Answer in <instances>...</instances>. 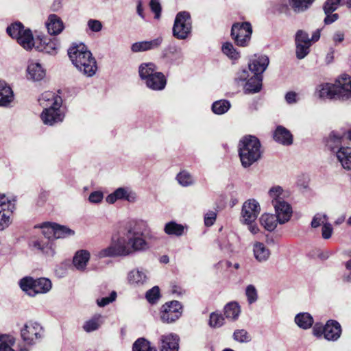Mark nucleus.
<instances>
[{"mask_svg": "<svg viewBox=\"0 0 351 351\" xmlns=\"http://www.w3.org/2000/svg\"><path fill=\"white\" fill-rule=\"evenodd\" d=\"M117 297V292L115 291H112L110 293L109 296L103 297L100 299L97 300V304L100 307H104L109 304L115 301Z\"/></svg>", "mask_w": 351, "mask_h": 351, "instance_id": "13d9d810", "label": "nucleus"}, {"mask_svg": "<svg viewBox=\"0 0 351 351\" xmlns=\"http://www.w3.org/2000/svg\"><path fill=\"white\" fill-rule=\"evenodd\" d=\"M16 40L18 43L27 51L31 50L34 47H36V43L29 29L24 30Z\"/></svg>", "mask_w": 351, "mask_h": 351, "instance_id": "f704fd0d", "label": "nucleus"}, {"mask_svg": "<svg viewBox=\"0 0 351 351\" xmlns=\"http://www.w3.org/2000/svg\"><path fill=\"white\" fill-rule=\"evenodd\" d=\"M233 339L239 343H247L251 341V336L245 329L235 330L232 335Z\"/></svg>", "mask_w": 351, "mask_h": 351, "instance_id": "603ef678", "label": "nucleus"}, {"mask_svg": "<svg viewBox=\"0 0 351 351\" xmlns=\"http://www.w3.org/2000/svg\"><path fill=\"white\" fill-rule=\"evenodd\" d=\"M25 30L21 22H16L8 26L6 29L7 33L13 38H17L22 32Z\"/></svg>", "mask_w": 351, "mask_h": 351, "instance_id": "8fccbe9b", "label": "nucleus"}, {"mask_svg": "<svg viewBox=\"0 0 351 351\" xmlns=\"http://www.w3.org/2000/svg\"><path fill=\"white\" fill-rule=\"evenodd\" d=\"M326 147L337 156L338 152H340V151L343 150V148L347 147L345 142V136L335 132H331L327 139Z\"/></svg>", "mask_w": 351, "mask_h": 351, "instance_id": "aec40b11", "label": "nucleus"}, {"mask_svg": "<svg viewBox=\"0 0 351 351\" xmlns=\"http://www.w3.org/2000/svg\"><path fill=\"white\" fill-rule=\"evenodd\" d=\"M13 99L12 88L5 82L0 80V106H8Z\"/></svg>", "mask_w": 351, "mask_h": 351, "instance_id": "473e14b6", "label": "nucleus"}, {"mask_svg": "<svg viewBox=\"0 0 351 351\" xmlns=\"http://www.w3.org/2000/svg\"><path fill=\"white\" fill-rule=\"evenodd\" d=\"M261 211L259 203L254 199L245 201L242 206L241 220L244 223L255 222Z\"/></svg>", "mask_w": 351, "mask_h": 351, "instance_id": "f8f14e48", "label": "nucleus"}, {"mask_svg": "<svg viewBox=\"0 0 351 351\" xmlns=\"http://www.w3.org/2000/svg\"><path fill=\"white\" fill-rule=\"evenodd\" d=\"M295 322L300 328L307 329L313 325V319L308 313H300L295 316Z\"/></svg>", "mask_w": 351, "mask_h": 351, "instance_id": "a18cd8bd", "label": "nucleus"}, {"mask_svg": "<svg viewBox=\"0 0 351 351\" xmlns=\"http://www.w3.org/2000/svg\"><path fill=\"white\" fill-rule=\"evenodd\" d=\"M136 193L129 187H119L106 197L108 204H114L118 200H125L130 203L136 201Z\"/></svg>", "mask_w": 351, "mask_h": 351, "instance_id": "2eb2a0df", "label": "nucleus"}, {"mask_svg": "<svg viewBox=\"0 0 351 351\" xmlns=\"http://www.w3.org/2000/svg\"><path fill=\"white\" fill-rule=\"evenodd\" d=\"M252 32L250 22H237L232 25L230 36L237 46L247 47L250 45Z\"/></svg>", "mask_w": 351, "mask_h": 351, "instance_id": "39448f33", "label": "nucleus"}, {"mask_svg": "<svg viewBox=\"0 0 351 351\" xmlns=\"http://www.w3.org/2000/svg\"><path fill=\"white\" fill-rule=\"evenodd\" d=\"M182 313V306L178 301H171L161 307L160 319L165 323H172L178 319Z\"/></svg>", "mask_w": 351, "mask_h": 351, "instance_id": "9d476101", "label": "nucleus"}, {"mask_svg": "<svg viewBox=\"0 0 351 351\" xmlns=\"http://www.w3.org/2000/svg\"><path fill=\"white\" fill-rule=\"evenodd\" d=\"M133 351H156L151 347L150 343L144 338L138 339L133 344Z\"/></svg>", "mask_w": 351, "mask_h": 351, "instance_id": "09e8293b", "label": "nucleus"}, {"mask_svg": "<svg viewBox=\"0 0 351 351\" xmlns=\"http://www.w3.org/2000/svg\"><path fill=\"white\" fill-rule=\"evenodd\" d=\"M275 210V215L278 219L279 224H284L288 222L293 213L291 205L286 201L274 202L273 205Z\"/></svg>", "mask_w": 351, "mask_h": 351, "instance_id": "f3484780", "label": "nucleus"}, {"mask_svg": "<svg viewBox=\"0 0 351 351\" xmlns=\"http://www.w3.org/2000/svg\"><path fill=\"white\" fill-rule=\"evenodd\" d=\"M274 138L276 141L285 145H289L293 143V136L291 132L280 125L276 128L274 134Z\"/></svg>", "mask_w": 351, "mask_h": 351, "instance_id": "2f4dec72", "label": "nucleus"}, {"mask_svg": "<svg viewBox=\"0 0 351 351\" xmlns=\"http://www.w3.org/2000/svg\"><path fill=\"white\" fill-rule=\"evenodd\" d=\"M268 195L271 199L272 205L274 202H282L285 197V193L282 188L280 186H274L268 191Z\"/></svg>", "mask_w": 351, "mask_h": 351, "instance_id": "49530a36", "label": "nucleus"}, {"mask_svg": "<svg viewBox=\"0 0 351 351\" xmlns=\"http://www.w3.org/2000/svg\"><path fill=\"white\" fill-rule=\"evenodd\" d=\"M15 338L9 335H0V351H16L14 349ZM19 351H28L26 348H21Z\"/></svg>", "mask_w": 351, "mask_h": 351, "instance_id": "ea45409f", "label": "nucleus"}, {"mask_svg": "<svg viewBox=\"0 0 351 351\" xmlns=\"http://www.w3.org/2000/svg\"><path fill=\"white\" fill-rule=\"evenodd\" d=\"M261 225L268 231H273L277 227L278 219L275 215L265 213L260 219Z\"/></svg>", "mask_w": 351, "mask_h": 351, "instance_id": "37998d69", "label": "nucleus"}, {"mask_svg": "<svg viewBox=\"0 0 351 351\" xmlns=\"http://www.w3.org/2000/svg\"><path fill=\"white\" fill-rule=\"evenodd\" d=\"M269 60L265 55L259 56H255L249 62L248 67L251 73L256 75H261L266 70Z\"/></svg>", "mask_w": 351, "mask_h": 351, "instance_id": "412c9836", "label": "nucleus"}, {"mask_svg": "<svg viewBox=\"0 0 351 351\" xmlns=\"http://www.w3.org/2000/svg\"><path fill=\"white\" fill-rule=\"evenodd\" d=\"M340 2L341 0H326L324 5V13H332L337 9Z\"/></svg>", "mask_w": 351, "mask_h": 351, "instance_id": "bf43d9fd", "label": "nucleus"}, {"mask_svg": "<svg viewBox=\"0 0 351 351\" xmlns=\"http://www.w3.org/2000/svg\"><path fill=\"white\" fill-rule=\"evenodd\" d=\"M149 6L152 11L155 14V18L159 19L161 12V5L159 0H150Z\"/></svg>", "mask_w": 351, "mask_h": 351, "instance_id": "e2e57ef3", "label": "nucleus"}, {"mask_svg": "<svg viewBox=\"0 0 351 351\" xmlns=\"http://www.w3.org/2000/svg\"><path fill=\"white\" fill-rule=\"evenodd\" d=\"M148 223L144 220H136L129 224L126 228L125 237L128 239L131 254L144 252L150 249V245L145 235L149 232Z\"/></svg>", "mask_w": 351, "mask_h": 351, "instance_id": "f03ea898", "label": "nucleus"}, {"mask_svg": "<svg viewBox=\"0 0 351 351\" xmlns=\"http://www.w3.org/2000/svg\"><path fill=\"white\" fill-rule=\"evenodd\" d=\"M47 31L51 35H58L64 29V25L61 19L56 14H50L46 22Z\"/></svg>", "mask_w": 351, "mask_h": 351, "instance_id": "c85d7f7f", "label": "nucleus"}, {"mask_svg": "<svg viewBox=\"0 0 351 351\" xmlns=\"http://www.w3.org/2000/svg\"><path fill=\"white\" fill-rule=\"evenodd\" d=\"M295 46L296 57L301 60L304 58L309 53L311 45L304 43H295Z\"/></svg>", "mask_w": 351, "mask_h": 351, "instance_id": "864d4df0", "label": "nucleus"}, {"mask_svg": "<svg viewBox=\"0 0 351 351\" xmlns=\"http://www.w3.org/2000/svg\"><path fill=\"white\" fill-rule=\"evenodd\" d=\"M333 229L332 225L327 221L322 226V236L324 239H328L331 237Z\"/></svg>", "mask_w": 351, "mask_h": 351, "instance_id": "69168bd1", "label": "nucleus"}, {"mask_svg": "<svg viewBox=\"0 0 351 351\" xmlns=\"http://www.w3.org/2000/svg\"><path fill=\"white\" fill-rule=\"evenodd\" d=\"M90 258V254L88 250H77L73 256V265L77 270L84 271L86 269Z\"/></svg>", "mask_w": 351, "mask_h": 351, "instance_id": "a878e982", "label": "nucleus"}, {"mask_svg": "<svg viewBox=\"0 0 351 351\" xmlns=\"http://www.w3.org/2000/svg\"><path fill=\"white\" fill-rule=\"evenodd\" d=\"M147 88L153 90H162L167 84V79L162 72L156 73L144 81Z\"/></svg>", "mask_w": 351, "mask_h": 351, "instance_id": "393cba45", "label": "nucleus"}, {"mask_svg": "<svg viewBox=\"0 0 351 351\" xmlns=\"http://www.w3.org/2000/svg\"><path fill=\"white\" fill-rule=\"evenodd\" d=\"M221 50L222 53L227 56L234 64L241 58L239 51L230 42L223 43Z\"/></svg>", "mask_w": 351, "mask_h": 351, "instance_id": "e433bc0d", "label": "nucleus"}, {"mask_svg": "<svg viewBox=\"0 0 351 351\" xmlns=\"http://www.w3.org/2000/svg\"><path fill=\"white\" fill-rule=\"evenodd\" d=\"M14 209V200L0 194V230H3L10 225V216Z\"/></svg>", "mask_w": 351, "mask_h": 351, "instance_id": "9b49d317", "label": "nucleus"}, {"mask_svg": "<svg viewBox=\"0 0 351 351\" xmlns=\"http://www.w3.org/2000/svg\"><path fill=\"white\" fill-rule=\"evenodd\" d=\"M223 312L226 318L237 320L241 313V308L237 302H231L225 306Z\"/></svg>", "mask_w": 351, "mask_h": 351, "instance_id": "a19ab883", "label": "nucleus"}, {"mask_svg": "<svg viewBox=\"0 0 351 351\" xmlns=\"http://www.w3.org/2000/svg\"><path fill=\"white\" fill-rule=\"evenodd\" d=\"M166 56L171 59L173 62L179 64L184 60V54L181 47L176 45H169L165 49Z\"/></svg>", "mask_w": 351, "mask_h": 351, "instance_id": "58836bf2", "label": "nucleus"}, {"mask_svg": "<svg viewBox=\"0 0 351 351\" xmlns=\"http://www.w3.org/2000/svg\"><path fill=\"white\" fill-rule=\"evenodd\" d=\"M163 42L162 36H158L151 40L136 42L131 46L132 52L138 53L158 49Z\"/></svg>", "mask_w": 351, "mask_h": 351, "instance_id": "6ab92c4d", "label": "nucleus"}, {"mask_svg": "<svg viewBox=\"0 0 351 351\" xmlns=\"http://www.w3.org/2000/svg\"><path fill=\"white\" fill-rule=\"evenodd\" d=\"M103 323L102 316L101 315H95L88 320L86 321L83 325V329L86 332H91L99 328Z\"/></svg>", "mask_w": 351, "mask_h": 351, "instance_id": "c03bdc74", "label": "nucleus"}, {"mask_svg": "<svg viewBox=\"0 0 351 351\" xmlns=\"http://www.w3.org/2000/svg\"><path fill=\"white\" fill-rule=\"evenodd\" d=\"M186 230V226L178 223L174 221L167 222L164 227V232L169 236L181 237L184 234Z\"/></svg>", "mask_w": 351, "mask_h": 351, "instance_id": "c9c22d12", "label": "nucleus"}, {"mask_svg": "<svg viewBox=\"0 0 351 351\" xmlns=\"http://www.w3.org/2000/svg\"><path fill=\"white\" fill-rule=\"evenodd\" d=\"M253 253L256 260L260 263L267 261L271 254L269 249L261 242H255L253 244Z\"/></svg>", "mask_w": 351, "mask_h": 351, "instance_id": "7c9ffc66", "label": "nucleus"}, {"mask_svg": "<svg viewBox=\"0 0 351 351\" xmlns=\"http://www.w3.org/2000/svg\"><path fill=\"white\" fill-rule=\"evenodd\" d=\"M39 45H36L38 51H43L51 55H56L58 51V42L56 39H49L45 37L38 38Z\"/></svg>", "mask_w": 351, "mask_h": 351, "instance_id": "bb28decb", "label": "nucleus"}, {"mask_svg": "<svg viewBox=\"0 0 351 351\" xmlns=\"http://www.w3.org/2000/svg\"><path fill=\"white\" fill-rule=\"evenodd\" d=\"M21 337L27 345L36 344L44 336V329L37 322L28 321L21 328Z\"/></svg>", "mask_w": 351, "mask_h": 351, "instance_id": "6e6552de", "label": "nucleus"}, {"mask_svg": "<svg viewBox=\"0 0 351 351\" xmlns=\"http://www.w3.org/2000/svg\"><path fill=\"white\" fill-rule=\"evenodd\" d=\"M176 179L178 183L182 186H189L194 183L192 176L186 171L180 172L177 175Z\"/></svg>", "mask_w": 351, "mask_h": 351, "instance_id": "3c124183", "label": "nucleus"}, {"mask_svg": "<svg viewBox=\"0 0 351 351\" xmlns=\"http://www.w3.org/2000/svg\"><path fill=\"white\" fill-rule=\"evenodd\" d=\"M40 105L43 110L47 108L62 107V99L61 97L51 91L43 93L38 99Z\"/></svg>", "mask_w": 351, "mask_h": 351, "instance_id": "4be33fe9", "label": "nucleus"}, {"mask_svg": "<svg viewBox=\"0 0 351 351\" xmlns=\"http://www.w3.org/2000/svg\"><path fill=\"white\" fill-rule=\"evenodd\" d=\"M158 72L156 66L152 62L143 63L138 67L139 76L143 82Z\"/></svg>", "mask_w": 351, "mask_h": 351, "instance_id": "79ce46f5", "label": "nucleus"}, {"mask_svg": "<svg viewBox=\"0 0 351 351\" xmlns=\"http://www.w3.org/2000/svg\"><path fill=\"white\" fill-rule=\"evenodd\" d=\"M239 155L241 165L245 168L257 162L262 155L259 140L252 136L243 138L239 143Z\"/></svg>", "mask_w": 351, "mask_h": 351, "instance_id": "7ed1b4c3", "label": "nucleus"}, {"mask_svg": "<svg viewBox=\"0 0 351 351\" xmlns=\"http://www.w3.org/2000/svg\"><path fill=\"white\" fill-rule=\"evenodd\" d=\"M336 158L343 169L351 171V147L343 148L342 151L338 152Z\"/></svg>", "mask_w": 351, "mask_h": 351, "instance_id": "4c0bfd02", "label": "nucleus"}, {"mask_svg": "<svg viewBox=\"0 0 351 351\" xmlns=\"http://www.w3.org/2000/svg\"><path fill=\"white\" fill-rule=\"evenodd\" d=\"M131 255L128 239L125 237H120L116 240H112L110 245L98 252L99 258L127 256Z\"/></svg>", "mask_w": 351, "mask_h": 351, "instance_id": "423d86ee", "label": "nucleus"}, {"mask_svg": "<svg viewBox=\"0 0 351 351\" xmlns=\"http://www.w3.org/2000/svg\"><path fill=\"white\" fill-rule=\"evenodd\" d=\"M53 231L55 239L65 238L75 234V232L73 230L57 223H55V230Z\"/></svg>", "mask_w": 351, "mask_h": 351, "instance_id": "de8ad7c7", "label": "nucleus"}, {"mask_svg": "<svg viewBox=\"0 0 351 351\" xmlns=\"http://www.w3.org/2000/svg\"><path fill=\"white\" fill-rule=\"evenodd\" d=\"M217 218V214L215 212L210 211L206 214L204 217V223L206 226H211L214 224Z\"/></svg>", "mask_w": 351, "mask_h": 351, "instance_id": "338daca9", "label": "nucleus"}, {"mask_svg": "<svg viewBox=\"0 0 351 351\" xmlns=\"http://www.w3.org/2000/svg\"><path fill=\"white\" fill-rule=\"evenodd\" d=\"M249 78H250L249 71H247L246 69H243L242 71L237 73V77H235V80L238 83L244 82H247Z\"/></svg>", "mask_w": 351, "mask_h": 351, "instance_id": "774afa93", "label": "nucleus"}, {"mask_svg": "<svg viewBox=\"0 0 351 351\" xmlns=\"http://www.w3.org/2000/svg\"><path fill=\"white\" fill-rule=\"evenodd\" d=\"M145 298L149 303H156L160 298V290L158 287L155 286L148 290L146 293Z\"/></svg>", "mask_w": 351, "mask_h": 351, "instance_id": "4d7b16f0", "label": "nucleus"}, {"mask_svg": "<svg viewBox=\"0 0 351 351\" xmlns=\"http://www.w3.org/2000/svg\"><path fill=\"white\" fill-rule=\"evenodd\" d=\"M191 19L189 12L184 11L178 12L173 26V36L179 40L187 38L191 32Z\"/></svg>", "mask_w": 351, "mask_h": 351, "instance_id": "0eeeda50", "label": "nucleus"}, {"mask_svg": "<svg viewBox=\"0 0 351 351\" xmlns=\"http://www.w3.org/2000/svg\"><path fill=\"white\" fill-rule=\"evenodd\" d=\"M69 57L74 66L86 77H93L97 71L95 58L83 44H73L68 49Z\"/></svg>", "mask_w": 351, "mask_h": 351, "instance_id": "f257e3e1", "label": "nucleus"}, {"mask_svg": "<svg viewBox=\"0 0 351 351\" xmlns=\"http://www.w3.org/2000/svg\"><path fill=\"white\" fill-rule=\"evenodd\" d=\"M315 0H280L278 3V10L285 12L289 8L295 13H302L306 11Z\"/></svg>", "mask_w": 351, "mask_h": 351, "instance_id": "ddd939ff", "label": "nucleus"}, {"mask_svg": "<svg viewBox=\"0 0 351 351\" xmlns=\"http://www.w3.org/2000/svg\"><path fill=\"white\" fill-rule=\"evenodd\" d=\"M103 199L104 194L101 191H99L92 192L88 197L89 202L93 204L100 203Z\"/></svg>", "mask_w": 351, "mask_h": 351, "instance_id": "0e129e2a", "label": "nucleus"}, {"mask_svg": "<svg viewBox=\"0 0 351 351\" xmlns=\"http://www.w3.org/2000/svg\"><path fill=\"white\" fill-rule=\"evenodd\" d=\"M65 112L61 107L47 108L40 114V119L45 125L53 126L62 123L64 119Z\"/></svg>", "mask_w": 351, "mask_h": 351, "instance_id": "4468645a", "label": "nucleus"}, {"mask_svg": "<svg viewBox=\"0 0 351 351\" xmlns=\"http://www.w3.org/2000/svg\"><path fill=\"white\" fill-rule=\"evenodd\" d=\"M179 337L174 334L162 335L160 338V351H178Z\"/></svg>", "mask_w": 351, "mask_h": 351, "instance_id": "cd10ccee", "label": "nucleus"}, {"mask_svg": "<svg viewBox=\"0 0 351 351\" xmlns=\"http://www.w3.org/2000/svg\"><path fill=\"white\" fill-rule=\"evenodd\" d=\"M19 285L21 289L29 296H35L37 294H43L49 292L52 287L51 280L47 278L34 279L32 277L23 278Z\"/></svg>", "mask_w": 351, "mask_h": 351, "instance_id": "20e7f679", "label": "nucleus"}, {"mask_svg": "<svg viewBox=\"0 0 351 351\" xmlns=\"http://www.w3.org/2000/svg\"><path fill=\"white\" fill-rule=\"evenodd\" d=\"M337 99L347 101L351 99V77L340 76L335 82Z\"/></svg>", "mask_w": 351, "mask_h": 351, "instance_id": "dca6fc26", "label": "nucleus"}, {"mask_svg": "<svg viewBox=\"0 0 351 351\" xmlns=\"http://www.w3.org/2000/svg\"><path fill=\"white\" fill-rule=\"evenodd\" d=\"M263 77L261 75L253 74L245 82L244 89L247 93H255L261 90Z\"/></svg>", "mask_w": 351, "mask_h": 351, "instance_id": "72a5a7b5", "label": "nucleus"}, {"mask_svg": "<svg viewBox=\"0 0 351 351\" xmlns=\"http://www.w3.org/2000/svg\"><path fill=\"white\" fill-rule=\"evenodd\" d=\"M341 334V325L337 321L329 320L324 327V338L328 341H337Z\"/></svg>", "mask_w": 351, "mask_h": 351, "instance_id": "b1692460", "label": "nucleus"}, {"mask_svg": "<svg viewBox=\"0 0 351 351\" xmlns=\"http://www.w3.org/2000/svg\"><path fill=\"white\" fill-rule=\"evenodd\" d=\"M127 280L130 285L139 287L148 282V273L145 269L135 268L128 272Z\"/></svg>", "mask_w": 351, "mask_h": 351, "instance_id": "a211bd4d", "label": "nucleus"}, {"mask_svg": "<svg viewBox=\"0 0 351 351\" xmlns=\"http://www.w3.org/2000/svg\"><path fill=\"white\" fill-rule=\"evenodd\" d=\"M27 71L28 77L34 81H40L45 76V70L38 62H29Z\"/></svg>", "mask_w": 351, "mask_h": 351, "instance_id": "c756f323", "label": "nucleus"}, {"mask_svg": "<svg viewBox=\"0 0 351 351\" xmlns=\"http://www.w3.org/2000/svg\"><path fill=\"white\" fill-rule=\"evenodd\" d=\"M40 228L43 229V234L47 239L49 240L55 239L53 231H52L55 230V223L49 222L44 223ZM32 246L49 255H52L54 252L52 243L49 241H44L36 240L32 242Z\"/></svg>", "mask_w": 351, "mask_h": 351, "instance_id": "1a4fd4ad", "label": "nucleus"}, {"mask_svg": "<svg viewBox=\"0 0 351 351\" xmlns=\"http://www.w3.org/2000/svg\"><path fill=\"white\" fill-rule=\"evenodd\" d=\"M245 295L250 304H252L257 301L258 291L254 285H249L246 287Z\"/></svg>", "mask_w": 351, "mask_h": 351, "instance_id": "5fc2aeb1", "label": "nucleus"}, {"mask_svg": "<svg viewBox=\"0 0 351 351\" xmlns=\"http://www.w3.org/2000/svg\"><path fill=\"white\" fill-rule=\"evenodd\" d=\"M87 26L93 32H99L103 27L101 22L97 19H89L87 22Z\"/></svg>", "mask_w": 351, "mask_h": 351, "instance_id": "680f3d73", "label": "nucleus"}, {"mask_svg": "<svg viewBox=\"0 0 351 351\" xmlns=\"http://www.w3.org/2000/svg\"><path fill=\"white\" fill-rule=\"evenodd\" d=\"M315 95L321 99H337L335 84L322 83L317 86Z\"/></svg>", "mask_w": 351, "mask_h": 351, "instance_id": "5701e85b", "label": "nucleus"}, {"mask_svg": "<svg viewBox=\"0 0 351 351\" xmlns=\"http://www.w3.org/2000/svg\"><path fill=\"white\" fill-rule=\"evenodd\" d=\"M295 43H304L308 45H312V40L310 39L307 32L303 30H298L295 34Z\"/></svg>", "mask_w": 351, "mask_h": 351, "instance_id": "052dcab7", "label": "nucleus"}, {"mask_svg": "<svg viewBox=\"0 0 351 351\" xmlns=\"http://www.w3.org/2000/svg\"><path fill=\"white\" fill-rule=\"evenodd\" d=\"M327 221H328V217L327 215L324 213H317L313 217L311 225L312 228H316L321 225L323 226Z\"/></svg>", "mask_w": 351, "mask_h": 351, "instance_id": "6e6d98bb", "label": "nucleus"}]
</instances>
